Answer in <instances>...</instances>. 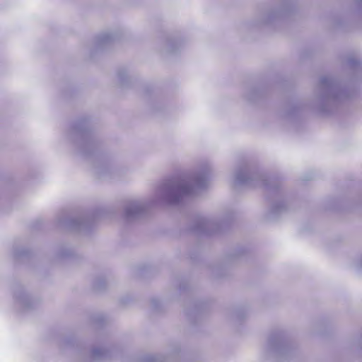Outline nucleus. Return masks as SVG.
Wrapping results in <instances>:
<instances>
[{"instance_id":"obj_1","label":"nucleus","mask_w":362,"mask_h":362,"mask_svg":"<svg viewBox=\"0 0 362 362\" xmlns=\"http://www.w3.org/2000/svg\"><path fill=\"white\" fill-rule=\"evenodd\" d=\"M209 168L194 173L186 179L177 178L163 182L157 187L151 204H178L184 197L204 189L208 182Z\"/></svg>"},{"instance_id":"obj_2","label":"nucleus","mask_w":362,"mask_h":362,"mask_svg":"<svg viewBox=\"0 0 362 362\" xmlns=\"http://www.w3.org/2000/svg\"><path fill=\"white\" fill-rule=\"evenodd\" d=\"M234 185L235 187H264L268 194L274 197L268 212L269 220H276L286 212L288 206L280 190L279 185L267 179L259 169L251 168L247 163L238 167L235 173Z\"/></svg>"},{"instance_id":"obj_3","label":"nucleus","mask_w":362,"mask_h":362,"mask_svg":"<svg viewBox=\"0 0 362 362\" xmlns=\"http://www.w3.org/2000/svg\"><path fill=\"white\" fill-rule=\"evenodd\" d=\"M353 94L351 88L344 86L337 78L328 76H322L315 90L317 108L322 113H329L339 103Z\"/></svg>"},{"instance_id":"obj_4","label":"nucleus","mask_w":362,"mask_h":362,"mask_svg":"<svg viewBox=\"0 0 362 362\" xmlns=\"http://www.w3.org/2000/svg\"><path fill=\"white\" fill-rule=\"evenodd\" d=\"M69 139L74 143L83 156H90L96 150L97 142L87 119H80L75 122L71 127Z\"/></svg>"},{"instance_id":"obj_5","label":"nucleus","mask_w":362,"mask_h":362,"mask_svg":"<svg viewBox=\"0 0 362 362\" xmlns=\"http://www.w3.org/2000/svg\"><path fill=\"white\" fill-rule=\"evenodd\" d=\"M101 210L82 213L77 216L62 214L57 218L59 226L78 233H86L90 231L95 220L102 216Z\"/></svg>"},{"instance_id":"obj_6","label":"nucleus","mask_w":362,"mask_h":362,"mask_svg":"<svg viewBox=\"0 0 362 362\" xmlns=\"http://www.w3.org/2000/svg\"><path fill=\"white\" fill-rule=\"evenodd\" d=\"M226 223H218L204 216H195L189 226V230L196 235H211L223 230Z\"/></svg>"},{"instance_id":"obj_7","label":"nucleus","mask_w":362,"mask_h":362,"mask_svg":"<svg viewBox=\"0 0 362 362\" xmlns=\"http://www.w3.org/2000/svg\"><path fill=\"white\" fill-rule=\"evenodd\" d=\"M285 332L276 330L270 333L265 346L266 351L276 356H284L290 351Z\"/></svg>"},{"instance_id":"obj_8","label":"nucleus","mask_w":362,"mask_h":362,"mask_svg":"<svg viewBox=\"0 0 362 362\" xmlns=\"http://www.w3.org/2000/svg\"><path fill=\"white\" fill-rule=\"evenodd\" d=\"M146 204L141 201H131L125 206L124 217L131 221L141 218L146 212Z\"/></svg>"},{"instance_id":"obj_9","label":"nucleus","mask_w":362,"mask_h":362,"mask_svg":"<svg viewBox=\"0 0 362 362\" xmlns=\"http://www.w3.org/2000/svg\"><path fill=\"white\" fill-rule=\"evenodd\" d=\"M13 297L16 305L19 306L23 310L33 308L36 302L31 298L25 288L21 286L15 288Z\"/></svg>"},{"instance_id":"obj_10","label":"nucleus","mask_w":362,"mask_h":362,"mask_svg":"<svg viewBox=\"0 0 362 362\" xmlns=\"http://www.w3.org/2000/svg\"><path fill=\"white\" fill-rule=\"evenodd\" d=\"M288 11L289 9L287 7H283L274 11L264 12L261 15L260 24H272L276 20L284 17Z\"/></svg>"},{"instance_id":"obj_11","label":"nucleus","mask_w":362,"mask_h":362,"mask_svg":"<svg viewBox=\"0 0 362 362\" xmlns=\"http://www.w3.org/2000/svg\"><path fill=\"white\" fill-rule=\"evenodd\" d=\"M95 173L100 177H110V178L115 177L118 175L119 171L118 169L112 168L109 164H103L102 165L97 167Z\"/></svg>"},{"instance_id":"obj_12","label":"nucleus","mask_w":362,"mask_h":362,"mask_svg":"<svg viewBox=\"0 0 362 362\" xmlns=\"http://www.w3.org/2000/svg\"><path fill=\"white\" fill-rule=\"evenodd\" d=\"M119 37L115 33H103L100 34L96 39V44L98 47H102L114 42Z\"/></svg>"},{"instance_id":"obj_13","label":"nucleus","mask_w":362,"mask_h":362,"mask_svg":"<svg viewBox=\"0 0 362 362\" xmlns=\"http://www.w3.org/2000/svg\"><path fill=\"white\" fill-rule=\"evenodd\" d=\"M91 356L94 359H103L108 356V351L100 348H94L92 350Z\"/></svg>"},{"instance_id":"obj_14","label":"nucleus","mask_w":362,"mask_h":362,"mask_svg":"<svg viewBox=\"0 0 362 362\" xmlns=\"http://www.w3.org/2000/svg\"><path fill=\"white\" fill-rule=\"evenodd\" d=\"M29 255V250L25 248L15 247L13 250V257L16 259L28 257Z\"/></svg>"},{"instance_id":"obj_15","label":"nucleus","mask_w":362,"mask_h":362,"mask_svg":"<svg viewBox=\"0 0 362 362\" xmlns=\"http://www.w3.org/2000/svg\"><path fill=\"white\" fill-rule=\"evenodd\" d=\"M164 360L163 356L160 355H148L144 356L141 359V362H162Z\"/></svg>"},{"instance_id":"obj_16","label":"nucleus","mask_w":362,"mask_h":362,"mask_svg":"<svg viewBox=\"0 0 362 362\" xmlns=\"http://www.w3.org/2000/svg\"><path fill=\"white\" fill-rule=\"evenodd\" d=\"M117 76L118 81L119 82V83L122 86H124L127 83L128 77H127V73L126 69H121L118 70Z\"/></svg>"},{"instance_id":"obj_17","label":"nucleus","mask_w":362,"mask_h":362,"mask_svg":"<svg viewBox=\"0 0 362 362\" xmlns=\"http://www.w3.org/2000/svg\"><path fill=\"white\" fill-rule=\"evenodd\" d=\"M180 45V42L174 40H168L167 41V51L170 53H175L177 51L176 47Z\"/></svg>"},{"instance_id":"obj_18","label":"nucleus","mask_w":362,"mask_h":362,"mask_svg":"<svg viewBox=\"0 0 362 362\" xmlns=\"http://www.w3.org/2000/svg\"><path fill=\"white\" fill-rule=\"evenodd\" d=\"M93 287L97 291H101L105 287V281L103 278L97 279L94 281Z\"/></svg>"},{"instance_id":"obj_19","label":"nucleus","mask_w":362,"mask_h":362,"mask_svg":"<svg viewBox=\"0 0 362 362\" xmlns=\"http://www.w3.org/2000/svg\"><path fill=\"white\" fill-rule=\"evenodd\" d=\"M298 112V109L296 107H291L289 110L285 112L284 117L287 118H291L295 116Z\"/></svg>"},{"instance_id":"obj_20","label":"nucleus","mask_w":362,"mask_h":362,"mask_svg":"<svg viewBox=\"0 0 362 362\" xmlns=\"http://www.w3.org/2000/svg\"><path fill=\"white\" fill-rule=\"evenodd\" d=\"M348 64L351 68L355 69L359 64V62L356 59L351 57L348 59Z\"/></svg>"},{"instance_id":"obj_21","label":"nucleus","mask_w":362,"mask_h":362,"mask_svg":"<svg viewBox=\"0 0 362 362\" xmlns=\"http://www.w3.org/2000/svg\"><path fill=\"white\" fill-rule=\"evenodd\" d=\"M151 303H152V305L153 306V308L155 309H158V308L159 300H158L156 299H153L151 300Z\"/></svg>"},{"instance_id":"obj_22","label":"nucleus","mask_w":362,"mask_h":362,"mask_svg":"<svg viewBox=\"0 0 362 362\" xmlns=\"http://www.w3.org/2000/svg\"><path fill=\"white\" fill-rule=\"evenodd\" d=\"M71 250H69L64 252H62L60 255L62 257H68V256L71 255Z\"/></svg>"},{"instance_id":"obj_23","label":"nucleus","mask_w":362,"mask_h":362,"mask_svg":"<svg viewBox=\"0 0 362 362\" xmlns=\"http://www.w3.org/2000/svg\"><path fill=\"white\" fill-rule=\"evenodd\" d=\"M358 267L360 269H362V256L361 257L360 262H359V263H358Z\"/></svg>"},{"instance_id":"obj_24","label":"nucleus","mask_w":362,"mask_h":362,"mask_svg":"<svg viewBox=\"0 0 362 362\" xmlns=\"http://www.w3.org/2000/svg\"><path fill=\"white\" fill-rule=\"evenodd\" d=\"M357 4L362 8V0H356Z\"/></svg>"},{"instance_id":"obj_25","label":"nucleus","mask_w":362,"mask_h":362,"mask_svg":"<svg viewBox=\"0 0 362 362\" xmlns=\"http://www.w3.org/2000/svg\"><path fill=\"white\" fill-rule=\"evenodd\" d=\"M184 289H185V288H182V286H180V291H182V290H184Z\"/></svg>"}]
</instances>
